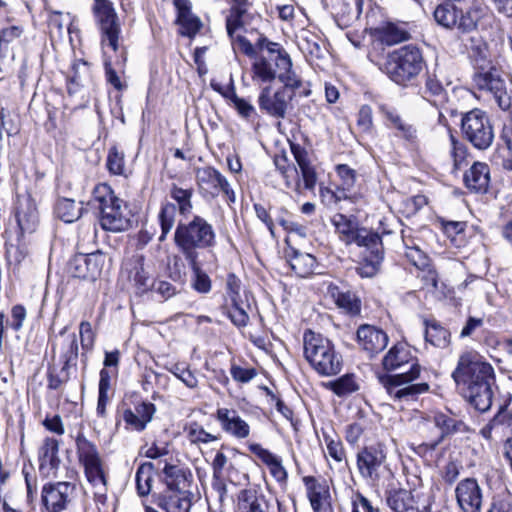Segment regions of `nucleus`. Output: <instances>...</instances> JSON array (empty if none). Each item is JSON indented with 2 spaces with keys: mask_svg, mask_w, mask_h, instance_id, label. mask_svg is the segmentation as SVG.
Wrapping results in <instances>:
<instances>
[{
  "mask_svg": "<svg viewBox=\"0 0 512 512\" xmlns=\"http://www.w3.org/2000/svg\"><path fill=\"white\" fill-rule=\"evenodd\" d=\"M452 377L458 386H463L465 397L480 412L492 405L495 383L494 369L476 351H467L459 357Z\"/></svg>",
  "mask_w": 512,
  "mask_h": 512,
  "instance_id": "f257e3e1",
  "label": "nucleus"
},
{
  "mask_svg": "<svg viewBox=\"0 0 512 512\" xmlns=\"http://www.w3.org/2000/svg\"><path fill=\"white\" fill-rule=\"evenodd\" d=\"M174 243L185 260L199 259L205 253L214 256L216 232L205 218L194 215L190 221L177 224Z\"/></svg>",
  "mask_w": 512,
  "mask_h": 512,
  "instance_id": "f03ea898",
  "label": "nucleus"
},
{
  "mask_svg": "<svg viewBox=\"0 0 512 512\" xmlns=\"http://www.w3.org/2000/svg\"><path fill=\"white\" fill-rule=\"evenodd\" d=\"M303 348L305 359L319 375L330 377L341 371L342 355L335 349L333 342L322 334L305 331Z\"/></svg>",
  "mask_w": 512,
  "mask_h": 512,
  "instance_id": "7ed1b4c3",
  "label": "nucleus"
},
{
  "mask_svg": "<svg viewBox=\"0 0 512 512\" xmlns=\"http://www.w3.org/2000/svg\"><path fill=\"white\" fill-rule=\"evenodd\" d=\"M423 62L420 49L413 45H406L390 52L384 62L379 64V69L391 81L406 87L420 74Z\"/></svg>",
  "mask_w": 512,
  "mask_h": 512,
  "instance_id": "20e7f679",
  "label": "nucleus"
},
{
  "mask_svg": "<svg viewBox=\"0 0 512 512\" xmlns=\"http://www.w3.org/2000/svg\"><path fill=\"white\" fill-rule=\"evenodd\" d=\"M253 77L262 82H272L278 79L286 87L300 89L303 87L302 78L293 69L292 60L287 51L273 56L260 54L252 64Z\"/></svg>",
  "mask_w": 512,
  "mask_h": 512,
  "instance_id": "39448f33",
  "label": "nucleus"
},
{
  "mask_svg": "<svg viewBox=\"0 0 512 512\" xmlns=\"http://www.w3.org/2000/svg\"><path fill=\"white\" fill-rule=\"evenodd\" d=\"M420 373L421 366L414 362L407 372L384 374L380 375L378 379L394 402L408 404L417 401L421 394L429 391L428 383H413L420 377Z\"/></svg>",
  "mask_w": 512,
  "mask_h": 512,
  "instance_id": "423d86ee",
  "label": "nucleus"
},
{
  "mask_svg": "<svg viewBox=\"0 0 512 512\" xmlns=\"http://www.w3.org/2000/svg\"><path fill=\"white\" fill-rule=\"evenodd\" d=\"M94 201L100 211V225L104 230L112 232L124 231L129 220L122 213V200L119 199L108 184L97 185L93 191Z\"/></svg>",
  "mask_w": 512,
  "mask_h": 512,
  "instance_id": "0eeeda50",
  "label": "nucleus"
},
{
  "mask_svg": "<svg viewBox=\"0 0 512 512\" xmlns=\"http://www.w3.org/2000/svg\"><path fill=\"white\" fill-rule=\"evenodd\" d=\"M461 132L475 149L487 150L495 138L494 127L487 112L474 108L462 115Z\"/></svg>",
  "mask_w": 512,
  "mask_h": 512,
  "instance_id": "6e6552de",
  "label": "nucleus"
},
{
  "mask_svg": "<svg viewBox=\"0 0 512 512\" xmlns=\"http://www.w3.org/2000/svg\"><path fill=\"white\" fill-rule=\"evenodd\" d=\"M310 94V89L304 86L300 89H293L283 84L276 91H272L270 86H266L258 96V106L263 113L273 118L284 119L295 97H308Z\"/></svg>",
  "mask_w": 512,
  "mask_h": 512,
  "instance_id": "1a4fd4ad",
  "label": "nucleus"
},
{
  "mask_svg": "<svg viewBox=\"0 0 512 512\" xmlns=\"http://www.w3.org/2000/svg\"><path fill=\"white\" fill-rule=\"evenodd\" d=\"M473 82L478 90L489 93L501 110L508 111L511 108L512 82L503 76L500 69L494 66L475 72Z\"/></svg>",
  "mask_w": 512,
  "mask_h": 512,
  "instance_id": "9d476101",
  "label": "nucleus"
},
{
  "mask_svg": "<svg viewBox=\"0 0 512 512\" xmlns=\"http://www.w3.org/2000/svg\"><path fill=\"white\" fill-rule=\"evenodd\" d=\"M452 84L451 75L446 67L436 63L432 69H427L423 76V85L418 94L421 98L436 108L448 102V88Z\"/></svg>",
  "mask_w": 512,
  "mask_h": 512,
  "instance_id": "9b49d317",
  "label": "nucleus"
},
{
  "mask_svg": "<svg viewBox=\"0 0 512 512\" xmlns=\"http://www.w3.org/2000/svg\"><path fill=\"white\" fill-rule=\"evenodd\" d=\"M194 194L193 188H182L175 183H172L169 189L170 197L176 202L163 204L159 213V221L161 226L160 241H163L167 234L173 228L175 222L176 211L180 215L187 216L192 212V197Z\"/></svg>",
  "mask_w": 512,
  "mask_h": 512,
  "instance_id": "f8f14e48",
  "label": "nucleus"
},
{
  "mask_svg": "<svg viewBox=\"0 0 512 512\" xmlns=\"http://www.w3.org/2000/svg\"><path fill=\"white\" fill-rule=\"evenodd\" d=\"M356 465L364 480L378 482L388 470L385 445L374 443L360 449L356 455Z\"/></svg>",
  "mask_w": 512,
  "mask_h": 512,
  "instance_id": "ddd939ff",
  "label": "nucleus"
},
{
  "mask_svg": "<svg viewBox=\"0 0 512 512\" xmlns=\"http://www.w3.org/2000/svg\"><path fill=\"white\" fill-rule=\"evenodd\" d=\"M92 12L101 31L102 44L107 42L114 51H117L121 28L112 2L94 0Z\"/></svg>",
  "mask_w": 512,
  "mask_h": 512,
  "instance_id": "4468645a",
  "label": "nucleus"
},
{
  "mask_svg": "<svg viewBox=\"0 0 512 512\" xmlns=\"http://www.w3.org/2000/svg\"><path fill=\"white\" fill-rule=\"evenodd\" d=\"M78 342L75 334L68 336L63 343V351L60 355L62 368L58 372L55 367H49L47 373V386L51 390H58L67 383L71 376V370H76L78 360Z\"/></svg>",
  "mask_w": 512,
  "mask_h": 512,
  "instance_id": "2eb2a0df",
  "label": "nucleus"
},
{
  "mask_svg": "<svg viewBox=\"0 0 512 512\" xmlns=\"http://www.w3.org/2000/svg\"><path fill=\"white\" fill-rule=\"evenodd\" d=\"M196 181L204 196L218 197L221 193L229 203L236 201V195L227 178L212 166L197 169Z\"/></svg>",
  "mask_w": 512,
  "mask_h": 512,
  "instance_id": "dca6fc26",
  "label": "nucleus"
},
{
  "mask_svg": "<svg viewBox=\"0 0 512 512\" xmlns=\"http://www.w3.org/2000/svg\"><path fill=\"white\" fill-rule=\"evenodd\" d=\"M105 255L101 251L77 254L68 263V272L75 278L95 281L102 272Z\"/></svg>",
  "mask_w": 512,
  "mask_h": 512,
  "instance_id": "f3484780",
  "label": "nucleus"
},
{
  "mask_svg": "<svg viewBox=\"0 0 512 512\" xmlns=\"http://www.w3.org/2000/svg\"><path fill=\"white\" fill-rule=\"evenodd\" d=\"M74 489L70 482L47 483L42 487V504L48 512H62L67 508Z\"/></svg>",
  "mask_w": 512,
  "mask_h": 512,
  "instance_id": "a211bd4d",
  "label": "nucleus"
},
{
  "mask_svg": "<svg viewBox=\"0 0 512 512\" xmlns=\"http://www.w3.org/2000/svg\"><path fill=\"white\" fill-rule=\"evenodd\" d=\"M455 493L457 502L464 512H480L482 492L476 479L466 478L460 481Z\"/></svg>",
  "mask_w": 512,
  "mask_h": 512,
  "instance_id": "6ab92c4d",
  "label": "nucleus"
},
{
  "mask_svg": "<svg viewBox=\"0 0 512 512\" xmlns=\"http://www.w3.org/2000/svg\"><path fill=\"white\" fill-rule=\"evenodd\" d=\"M192 492L162 491L152 495L153 503L164 512H190Z\"/></svg>",
  "mask_w": 512,
  "mask_h": 512,
  "instance_id": "aec40b11",
  "label": "nucleus"
},
{
  "mask_svg": "<svg viewBox=\"0 0 512 512\" xmlns=\"http://www.w3.org/2000/svg\"><path fill=\"white\" fill-rule=\"evenodd\" d=\"M356 338L359 346L370 356L383 351L388 344L387 334L369 324H363L357 329Z\"/></svg>",
  "mask_w": 512,
  "mask_h": 512,
  "instance_id": "412c9836",
  "label": "nucleus"
},
{
  "mask_svg": "<svg viewBox=\"0 0 512 512\" xmlns=\"http://www.w3.org/2000/svg\"><path fill=\"white\" fill-rule=\"evenodd\" d=\"M215 418L224 432L237 439H245L250 435L249 424L234 409L218 408Z\"/></svg>",
  "mask_w": 512,
  "mask_h": 512,
  "instance_id": "4be33fe9",
  "label": "nucleus"
},
{
  "mask_svg": "<svg viewBox=\"0 0 512 512\" xmlns=\"http://www.w3.org/2000/svg\"><path fill=\"white\" fill-rule=\"evenodd\" d=\"M374 37L387 46L399 44L411 38L409 24L406 22H384L374 29Z\"/></svg>",
  "mask_w": 512,
  "mask_h": 512,
  "instance_id": "5701e85b",
  "label": "nucleus"
},
{
  "mask_svg": "<svg viewBox=\"0 0 512 512\" xmlns=\"http://www.w3.org/2000/svg\"><path fill=\"white\" fill-rule=\"evenodd\" d=\"M363 0H337L333 15L337 25L344 29L352 26L362 13Z\"/></svg>",
  "mask_w": 512,
  "mask_h": 512,
  "instance_id": "b1692460",
  "label": "nucleus"
},
{
  "mask_svg": "<svg viewBox=\"0 0 512 512\" xmlns=\"http://www.w3.org/2000/svg\"><path fill=\"white\" fill-rule=\"evenodd\" d=\"M163 474L166 485L164 491L190 492L189 487L193 476L189 470L166 463L163 468Z\"/></svg>",
  "mask_w": 512,
  "mask_h": 512,
  "instance_id": "393cba45",
  "label": "nucleus"
},
{
  "mask_svg": "<svg viewBox=\"0 0 512 512\" xmlns=\"http://www.w3.org/2000/svg\"><path fill=\"white\" fill-rule=\"evenodd\" d=\"M177 9V24L183 36L194 37L201 29L202 22L198 16L191 12V3L188 0H174Z\"/></svg>",
  "mask_w": 512,
  "mask_h": 512,
  "instance_id": "a878e982",
  "label": "nucleus"
},
{
  "mask_svg": "<svg viewBox=\"0 0 512 512\" xmlns=\"http://www.w3.org/2000/svg\"><path fill=\"white\" fill-rule=\"evenodd\" d=\"M284 253L291 269L297 276L305 278L314 273L317 261L313 255L301 252L292 246L285 248Z\"/></svg>",
  "mask_w": 512,
  "mask_h": 512,
  "instance_id": "bb28decb",
  "label": "nucleus"
},
{
  "mask_svg": "<svg viewBox=\"0 0 512 512\" xmlns=\"http://www.w3.org/2000/svg\"><path fill=\"white\" fill-rule=\"evenodd\" d=\"M465 186L475 193H486L490 183V169L486 163L474 162L464 174Z\"/></svg>",
  "mask_w": 512,
  "mask_h": 512,
  "instance_id": "cd10ccee",
  "label": "nucleus"
},
{
  "mask_svg": "<svg viewBox=\"0 0 512 512\" xmlns=\"http://www.w3.org/2000/svg\"><path fill=\"white\" fill-rule=\"evenodd\" d=\"M156 412V407L151 402L143 401L137 404L134 411L126 409L123 413V419L136 431H143L147 424L152 420Z\"/></svg>",
  "mask_w": 512,
  "mask_h": 512,
  "instance_id": "c85d7f7f",
  "label": "nucleus"
},
{
  "mask_svg": "<svg viewBox=\"0 0 512 512\" xmlns=\"http://www.w3.org/2000/svg\"><path fill=\"white\" fill-rule=\"evenodd\" d=\"M59 452V441L52 437H46L43 440L41 447L39 448V470L41 472H46L47 474L50 471H57L61 460L58 456Z\"/></svg>",
  "mask_w": 512,
  "mask_h": 512,
  "instance_id": "c756f323",
  "label": "nucleus"
},
{
  "mask_svg": "<svg viewBox=\"0 0 512 512\" xmlns=\"http://www.w3.org/2000/svg\"><path fill=\"white\" fill-rule=\"evenodd\" d=\"M328 295L333 299L338 308L343 309L350 315H358L361 311V300L357 295L339 286L330 284L327 288Z\"/></svg>",
  "mask_w": 512,
  "mask_h": 512,
  "instance_id": "7c9ffc66",
  "label": "nucleus"
},
{
  "mask_svg": "<svg viewBox=\"0 0 512 512\" xmlns=\"http://www.w3.org/2000/svg\"><path fill=\"white\" fill-rule=\"evenodd\" d=\"M16 220L21 234L33 233L38 225V212L32 199L26 198L19 203L16 210Z\"/></svg>",
  "mask_w": 512,
  "mask_h": 512,
  "instance_id": "2f4dec72",
  "label": "nucleus"
},
{
  "mask_svg": "<svg viewBox=\"0 0 512 512\" xmlns=\"http://www.w3.org/2000/svg\"><path fill=\"white\" fill-rule=\"evenodd\" d=\"M432 421L441 432L437 438L440 443L448 436L468 432V426L462 420L443 412H435Z\"/></svg>",
  "mask_w": 512,
  "mask_h": 512,
  "instance_id": "473e14b6",
  "label": "nucleus"
},
{
  "mask_svg": "<svg viewBox=\"0 0 512 512\" xmlns=\"http://www.w3.org/2000/svg\"><path fill=\"white\" fill-rule=\"evenodd\" d=\"M459 17L456 18L457 25L454 26L458 32L467 34L477 29L479 21L485 15V8L479 5H472L465 11L462 7H459Z\"/></svg>",
  "mask_w": 512,
  "mask_h": 512,
  "instance_id": "72a5a7b5",
  "label": "nucleus"
},
{
  "mask_svg": "<svg viewBox=\"0 0 512 512\" xmlns=\"http://www.w3.org/2000/svg\"><path fill=\"white\" fill-rule=\"evenodd\" d=\"M386 502L394 512H420L412 492L406 489L390 491Z\"/></svg>",
  "mask_w": 512,
  "mask_h": 512,
  "instance_id": "f704fd0d",
  "label": "nucleus"
},
{
  "mask_svg": "<svg viewBox=\"0 0 512 512\" xmlns=\"http://www.w3.org/2000/svg\"><path fill=\"white\" fill-rule=\"evenodd\" d=\"M238 512H268V506L263 496H258L252 489L241 490L237 498ZM278 512H281L280 510Z\"/></svg>",
  "mask_w": 512,
  "mask_h": 512,
  "instance_id": "c9c22d12",
  "label": "nucleus"
},
{
  "mask_svg": "<svg viewBox=\"0 0 512 512\" xmlns=\"http://www.w3.org/2000/svg\"><path fill=\"white\" fill-rule=\"evenodd\" d=\"M411 354L406 344L398 343L390 348L382 360L386 371H393L409 363Z\"/></svg>",
  "mask_w": 512,
  "mask_h": 512,
  "instance_id": "e433bc0d",
  "label": "nucleus"
},
{
  "mask_svg": "<svg viewBox=\"0 0 512 512\" xmlns=\"http://www.w3.org/2000/svg\"><path fill=\"white\" fill-rule=\"evenodd\" d=\"M425 340L438 348H445L450 342V332L436 320H424Z\"/></svg>",
  "mask_w": 512,
  "mask_h": 512,
  "instance_id": "4c0bfd02",
  "label": "nucleus"
},
{
  "mask_svg": "<svg viewBox=\"0 0 512 512\" xmlns=\"http://www.w3.org/2000/svg\"><path fill=\"white\" fill-rule=\"evenodd\" d=\"M191 271V287L198 293L207 294L212 289V282L208 274L202 269V262L199 259L186 260Z\"/></svg>",
  "mask_w": 512,
  "mask_h": 512,
  "instance_id": "58836bf2",
  "label": "nucleus"
},
{
  "mask_svg": "<svg viewBox=\"0 0 512 512\" xmlns=\"http://www.w3.org/2000/svg\"><path fill=\"white\" fill-rule=\"evenodd\" d=\"M470 45L466 44L469 49V56L474 62L476 72L489 69L491 62L488 60V48L481 38L470 37Z\"/></svg>",
  "mask_w": 512,
  "mask_h": 512,
  "instance_id": "ea45409f",
  "label": "nucleus"
},
{
  "mask_svg": "<svg viewBox=\"0 0 512 512\" xmlns=\"http://www.w3.org/2000/svg\"><path fill=\"white\" fill-rule=\"evenodd\" d=\"M351 239V244L356 243L358 246L366 248L364 254H375L376 251L383 253L382 239L376 232L369 231L365 228H358L354 237Z\"/></svg>",
  "mask_w": 512,
  "mask_h": 512,
  "instance_id": "a19ab883",
  "label": "nucleus"
},
{
  "mask_svg": "<svg viewBox=\"0 0 512 512\" xmlns=\"http://www.w3.org/2000/svg\"><path fill=\"white\" fill-rule=\"evenodd\" d=\"M236 5H234L230 14L226 18V29L227 34L230 38L233 37V33L240 27H243L246 24V18L248 16L246 5L248 0H233Z\"/></svg>",
  "mask_w": 512,
  "mask_h": 512,
  "instance_id": "79ce46f5",
  "label": "nucleus"
},
{
  "mask_svg": "<svg viewBox=\"0 0 512 512\" xmlns=\"http://www.w3.org/2000/svg\"><path fill=\"white\" fill-rule=\"evenodd\" d=\"M459 12L458 6L444 2L435 8L433 16L438 25L446 29H453L457 25L456 18L459 17Z\"/></svg>",
  "mask_w": 512,
  "mask_h": 512,
  "instance_id": "37998d69",
  "label": "nucleus"
},
{
  "mask_svg": "<svg viewBox=\"0 0 512 512\" xmlns=\"http://www.w3.org/2000/svg\"><path fill=\"white\" fill-rule=\"evenodd\" d=\"M154 465L151 462L142 463L136 471L135 482L137 494L140 497L148 496L151 492Z\"/></svg>",
  "mask_w": 512,
  "mask_h": 512,
  "instance_id": "c03bdc74",
  "label": "nucleus"
},
{
  "mask_svg": "<svg viewBox=\"0 0 512 512\" xmlns=\"http://www.w3.org/2000/svg\"><path fill=\"white\" fill-rule=\"evenodd\" d=\"M83 207L77 205L73 199L61 198L57 201L55 212L66 223H72L81 217Z\"/></svg>",
  "mask_w": 512,
  "mask_h": 512,
  "instance_id": "a18cd8bd",
  "label": "nucleus"
},
{
  "mask_svg": "<svg viewBox=\"0 0 512 512\" xmlns=\"http://www.w3.org/2000/svg\"><path fill=\"white\" fill-rule=\"evenodd\" d=\"M76 449L81 464L99 461L100 455L96 445L88 440L82 433L76 437Z\"/></svg>",
  "mask_w": 512,
  "mask_h": 512,
  "instance_id": "49530a36",
  "label": "nucleus"
},
{
  "mask_svg": "<svg viewBox=\"0 0 512 512\" xmlns=\"http://www.w3.org/2000/svg\"><path fill=\"white\" fill-rule=\"evenodd\" d=\"M87 480L95 487L106 491V477L102 467V460L83 464Z\"/></svg>",
  "mask_w": 512,
  "mask_h": 512,
  "instance_id": "de8ad7c7",
  "label": "nucleus"
},
{
  "mask_svg": "<svg viewBox=\"0 0 512 512\" xmlns=\"http://www.w3.org/2000/svg\"><path fill=\"white\" fill-rule=\"evenodd\" d=\"M333 224L340 234V239L346 244H351V238L354 237L358 228L353 220L344 214H337L333 218Z\"/></svg>",
  "mask_w": 512,
  "mask_h": 512,
  "instance_id": "09e8293b",
  "label": "nucleus"
},
{
  "mask_svg": "<svg viewBox=\"0 0 512 512\" xmlns=\"http://www.w3.org/2000/svg\"><path fill=\"white\" fill-rule=\"evenodd\" d=\"M383 260V253L363 254L362 262L356 268L361 277H373L379 270Z\"/></svg>",
  "mask_w": 512,
  "mask_h": 512,
  "instance_id": "8fccbe9b",
  "label": "nucleus"
},
{
  "mask_svg": "<svg viewBox=\"0 0 512 512\" xmlns=\"http://www.w3.org/2000/svg\"><path fill=\"white\" fill-rule=\"evenodd\" d=\"M328 387L339 397H344L359 389L352 374H345L328 383Z\"/></svg>",
  "mask_w": 512,
  "mask_h": 512,
  "instance_id": "3c124183",
  "label": "nucleus"
},
{
  "mask_svg": "<svg viewBox=\"0 0 512 512\" xmlns=\"http://www.w3.org/2000/svg\"><path fill=\"white\" fill-rule=\"evenodd\" d=\"M132 273V279L139 292L144 293L152 287L151 278L144 267L143 256L138 257Z\"/></svg>",
  "mask_w": 512,
  "mask_h": 512,
  "instance_id": "603ef678",
  "label": "nucleus"
},
{
  "mask_svg": "<svg viewBox=\"0 0 512 512\" xmlns=\"http://www.w3.org/2000/svg\"><path fill=\"white\" fill-rule=\"evenodd\" d=\"M303 482L307 489V496L310 501L311 507L315 512H319L322 507V492L321 485L313 476H306Z\"/></svg>",
  "mask_w": 512,
  "mask_h": 512,
  "instance_id": "864d4df0",
  "label": "nucleus"
},
{
  "mask_svg": "<svg viewBox=\"0 0 512 512\" xmlns=\"http://www.w3.org/2000/svg\"><path fill=\"white\" fill-rule=\"evenodd\" d=\"M106 167L113 175H125V158L124 153L119 151L116 146L109 149Z\"/></svg>",
  "mask_w": 512,
  "mask_h": 512,
  "instance_id": "5fc2aeb1",
  "label": "nucleus"
},
{
  "mask_svg": "<svg viewBox=\"0 0 512 512\" xmlns=\"http://www.w3.org/2000/svg\"><path fill=\"white\" fill-rule=\"evenodd\" d=\"M336 173L341 181L339 187L346 192H350L356 183V171L347 164H339L336 166Z\"/></svg>",
  "mask_w": 512,
  "mask_h": 512,
  "instance_id": "6e6d98bb",
  "label": "nucleus"
},
{
  "mask_svg": "<svg viewBox=\"0 0 512 512\" xmlns=\"http://www.w3.org/2000/svg\"><path fill=\"white\" fill-rule=\"evenodd\" d=\"M222 309L223 313L231 320L235 326L239 328L247 326L249 315L244 310V308L240 307L239 302L232 304V308L223 306Z\"/></svg>",
  "mask_w": 512,
  "mask_h": 512,
  "instance_id": "4d7b16f0",
  "label": "nucleus"
},
{
  "mask_svg": "<svg viewBox=\"0 0 512 512\" xmlns=\"http://www.w3.org/2000/svg\"><path fill=\"white\" fill-rule=\"evenodd\" d=\"M449 137L451 143L450 155L453 159L454 167L458 169L466 159L468 150L466 145L453 134L450 133Z\"/></svg>",
  "mask_w": 512,
  "mask_h": 512,
  "instance_id": "13d9d810",
  "label": "nucleus"
},
{
  "mask_svg": "<svg viewBox=\"0 0 512 512\" xmlns=\"http://www.w3.org/2000/svg\"><path fill=\"white\" fill-rule=\"evenodd\" d=\"M23 30L19 26H9L0 29V58L4 56V51L9 44L21 37Z\"/></svg>",
  "mask_w": 512,
  "mask_h": 512,
  "instance_id": "bf43d9fd",
  "label": "nucleus"
},
{
  "mask_svg": "<svg viewBox=\"0 0 512 512\" xmlns=\"http://www.w3.org/2000/svg\"><path fill=\"white\" fill-rule=\"evenodd\" d=\"M188 436L193 443H210L218 440L217 436L207 432L202 426L196 423L190 426Z\"/></svg>",
  "mask_w": 512,
  "mask_h": 512,
  "instance_id": "052dcab7",
  "label": "nucleus"
},
{
  "mask_svg": "<svg viewBox=\"0 0 512 512\" xmlns=\"http://www.w3.org/2000/svg\"><path fill=\"white\" fill-rule=\"evenodd\" d=\"M320 197L324 204L331 206L337 204L343 199H347L348 195L346 191L338 186L335 191L328 187L321 188Z\"/></svg>",
  "mask_w": 512,
  "mask_h": 512,
  "instance_id": "680f3d73",
  "label": "nucleus"
},
{
  "mask_svg": "<svg viewBox=\"0 0 512 512\" xmlns=\"http://www.w3.org/2000/svg\"><path fill=\"white\" fill-rule=\"evenodd\" d=\"M230 100L232 101L235 109L243 118H250L252 115L256 114L254 106L249 103L247 100L240 98L234 91L230 96Z\"/></svg>",
  "mask_w": 512,
  "mask_h": 512,
  "instance_id": "e2e57ef3",
  "label": "nucleus"
},
{
  "mask_svg": "<svg viewBox=\"0 0 512 512\" xmlns=\"http://www.w3.org/2000/svg\"><path fill=\"white\" fill-rule=\"evenodd\" d=\"M232 378L240 383H248L257 376V371L254 368H243L233 364L230 369Z\"/></svg>",
  "mask_w": 512,
  "mask_h": 512,
  "instance_id": "0e129e2a",
  "label": "nucleus"
},
{
  "mask_svg": "<svg viewBox=\"0 0 512 512\" xmlns=\"http://www.w3.org/2000/svg\"><path fill=\"white\" fill-rule=\"evenodd\" d=\"M255 50L266 51L267 55L273 56L274 54H279V52L286 51L281 47L279 43L270 41L264 35H261L255 43Z\"/></svg>",
  "mask_w": 512,
  "mask_h": 512,
  "instance_id": "69168bd1",
  "label": "nucleus"
},
{
  "mask_svg": "<svg viewBox=\"0 0 512 512\" xmlns=\"http://www.w3.org/2000/svg\"><path fill=\"white\" fill-rule=\"evenodd\" d=\"M325 441L327 444V451L330 457H332L337 462H342L345 459V449L340 441H335L334 439L325 436Z\"/></svg>",
  "mask_w": 512,
  "mask_h": 512,
  "instance_id": "338daca9",
  "label": "nucleus"
},
{
  "mask_svg": "<svg viewBox=\"0 0 512 512\" xmlns=\"http://www.w3.org/2000/svg\"><path fill=\"white\" fill-rule=\"evenodd\" d=\"M26 315L27 312L23 305L18 304L12 307L10 326L14 331H19L22 328Z\"/></svg>",
  "mask_w": 512,
  "mask_h": 512,
  "instance_id": "774afa93",
  "label": "nucleus"
}]
</instances>
